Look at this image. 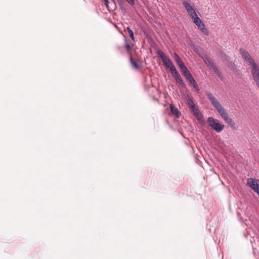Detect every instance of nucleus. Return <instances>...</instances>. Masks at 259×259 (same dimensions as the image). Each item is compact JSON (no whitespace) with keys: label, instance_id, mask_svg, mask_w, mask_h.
<instances>
[{"label":"nucleus","instance_id":"nucleus-1","mask_svg":"<svg viewBox=\"0 0 259 259\" xmlns=\"http://www.w3.org/2000/svg\"><path fill=\"white\" fill-rule=\"evenodd\" d=\"M156 53L160 57L164 66L169 69L176 82L178 83L182 88L185 89L186 88V84L184 82L182 77L171 60L166 56L164 53L160 49L157 50Z\"/></svg>","mask_w":259,"mask_h":259},{"label":"nucleus","instance_id":"nucleus-2","mask_svg":"<svg viewBox=\"0 0 259 259\" xmlns=\"http://www.w3.org/2000/svg\"><path fill=\"white\" fill-rule=\"evenodd\" d=\"M206 94L211 103L216 109L221 117L228 124L231 128L235 130L236 126L235 123L233 121L229 115L227 113L226 110L223 107L221 104L218 101L217 98L209 91H206Z\"/></svg>","mask_w":259,"mask_h":259},{"label":"nucleus","instance_id":"nucleus-3","mask_svg":"<svg viewBox=\"0 0 259 259\" xmlns=\"http://www.w3.org/2000/svg\"><path fill=\"white\" fill-rule=\"evenodd\" d=\"M207 121L209 125L217 133L222 132L224 127V124L220 123L217 120L214 119L213 117H208Z\"/></svg>","mask_w":259,"mask_h":259},{"label":"nucleus","instance_id":"nucleus-4","mask_svg":"<svg viewBox=\"0 0 259 259\" xmlns=\"http://www.w3.org/2000/svg\"><path fill=\"white\" fill-rule=\"evenodd\" d=\"M240 52L243 59L248 65L250 66V67L253 66L254 64H256L252 57L250 55L248 52L245 51V50L241 48L240 50Z\"/></svg>","mask_w":259,"mask_h":259},{"label":"nucleus","instance_id":"nucleus-5","mask_svg":"<svg viewBox=\"0 0 259 259\" xmlns=\"http://www.w3.org/2000/svg\"><path fill=\"white\" fill-rule=\"evenodd\" d=\"M203 61L206 64V65L208 67V68L213 71L215 74H216L218 77H221V74L219 72V70L217 68L215 65L212 62V61L208 59L207 57H205L203 58Z\"/></svg>","mask_w":259,"mask_h":259},{"label":"nucleus","instance_id":"nucleus-6","mask_svg":"<svg viewBox=\"0 0 259 259\" xmlns=\"http://www.w3.org/2000/svg\"><path fill=\"white\" fill-rule=\"evenodd\" d=\"M251 73L256 85L259 88V67L257 64H254L251 67Z\"/></svg>","mask_w":259,"mask_h":259},{"label":"nucleus","instance_id":"nucleus-7","mask_svg":"<svg viewBox=\"0 0 259 259\" xmlns=\"http://www.w3.org/2000/svg\"><path fill=\"white\" fill-rule=\"evenodd\" d=\"M193 20V22L195 24V25L199 28V29L205 34H207L208 31L207 29L205 28V25L202 20L199 18V17L197 16L195 17Z\"/></svg>","mask_w":259,"mask_h":259},{"label":"nucleus","instance_id":"nucleus-8","mask_svg":"<svg viewBox=\"0 0 259 259\" xmlns=\"http://www.w3.org/2000/svg\"><path fill=\"white\" fill-rule=\"evenodd\" d=\"M180 69L182 72L183 73V75L186 77V78L187 79L190 78L191 77L193 76L185 65L180 68Z\"/></svg>","mask_w":259,"mask_h":259},{"label":"nucleus","instance_id":"nucleus-9","mask_svg":"<svg viewBox=\"0 0 259 259\" xmlns=\"http://www.w3.org/2000/svg\"><path fill=\"white\" fill-rule=\"evenodd\" d=\"M174 57L180 68H181L185 65L184 63L183 62L179 55L175 52L174 53Z\"/></svg>","mask_w":259,"mask_h":259},{"label":"nucleus","instance_id":"nucleus-10","mask_svg":"<svg viewBox=\"0 0 259 259\" xmlns=\"http://www.w3.org/2000/svg\"><path fill=\"white\" fill-rule=\"evenodd\" d=\"M170 109L172 114L174 115L176 117L179 118L180 116L181 113L179 112L178 109H177L174 105H170Z\"/></svg>","mask_w":259,"mask_h":259},{"label":"nucleus","instance_id":"nucleus-11","mask_svg":"<svg viewBox=\"0 0 259 259\" xmlns=\"http://www.w3.org/2000/svg\"><path fill=\"white\" fill-rule=\"evenodd\" d=\"M183 5L186 10L187 12H189L188 11L193 10L194 8L192 6L189 4L187 1L184 0L182 1Z\"/></svg>","mask_w":259,"mask_h":259},{"label":"nucleus","instance_id":"nucleus-12","mask_svg":"<svg viewBox=\"0 0 259 259\" xmlns=\"http://www.w3.org/2000/svg\"><path fill=\"white\" fill-rule=\"evenodd\" d=\"M130 63L133 68H134L135 69L139 68V66L138 63H137V62L135 60H134L132 58V56H130Z\"/></svg>","mask_w":259,"mask_h":259},{"label":"nucleus","instance_id":"nucleus-13","mask_svg":"<svg viewBox=\"0 0 259 259\" xmlns=\"http://www.w3.org/2000/svg\"><path fill=\"white\" fill-rule=\"evenodd\" d=\"M189 12H187L188 13V15L189 16V17L192 19H194L195 17H196L197 16H198L197 15V14L195 12V11L194 9L193 10H190V11H188Z\"/></svg>","mask_w":259,"mask_h":259},{"label":"nucleus","instance_id":"nucleus-14","mask_svg":"<svg viewBox=\"0 0 259 259\" xmlns=\"http://www.w3.org/2000/svg\"><path fill=\"white\" fill-rule=\"evenodd\" d=\"M126 30H127V31L128 32L129 36L131 37V38L132 40H134L135 37H134V32H133V30L129 27H127L126 28Z\"/></svg>","mask_w":259,"mask_h":259},{"label":"nucleus","instance_id":"nucleus-15","mask_svg":"<svg viewBox=\"0 0 259 259\" xmlns=\"http://www.w3.org/2000/svg\"><path fill=\"white\" fill-rule=\"evenodd\" d=\"M125 47L126 50L127 52H130L131 50V46L128 44L127 39L125 40Z\"/></svg>","mask_w":259,"mask_h":259},{"label":"nucleus","instance_id":"nucleus-16","mask_svg":"<svg viewBox=\"0 0 259 259\" xmlns=\"http://www.w3.org/2000/svg\"><path fill=\"white\" fill-rule=\"evenodd\" d=\"M189 82L190 83L193 85L194 84H195V83H196V82L195 80V79L194 78V77L192 76L190 78L187 79Z\"/></svg>","mask_w":259,"mask_h":259},{"label":"nucleus","instance_id":"nucleus-17","mask_svg":"<svg viewBox=\"0 0 259 259\" xmlns=\"http://www.w3.org/2000/svg\"><path fill=\"white\" fill-rule=\"evenodd\" d=\"M192 86H193V88L195 90V91H196L197 93H198V92H199V87H198V84H197V83H195V84L193 85Z\"/></svg>","mask_w":259,"mask_h":259},{"label":"nucleus","instance_id":"nucleus-18","mask_svg":"<svg viewBox=\"0 0 259 259\" xmlns=\"http://www.w3.org/2000/svg\"><path fill=\"white\" fill-rule=\"evenodd\" d=\"M192 86H193V88L195 90V91H196L197 93H198V92H199V87H198V84H197V83H195V84L193 85Z\"/></svg>","mask_w":259,"mask_h":259},{"label":"nucleus","instance_id":"nucleus-19","mask_svg":"<svg viewBox=\"0 0 259 259\" xmlns=\"http://www.w3.org/2000/svg\"><path fill=\"white\" fill-rule=\"evenodd\" d=\"M190 102H191V103L192 104L191 105V107L192 108V110H194L195 109H196V108L195 107V105H194V103H193V101H192L191 99H190Z\"/></svg>","mask_w":259,"mask_h":259},{"label":"nucleus","instance_id":"nucleus-20","mask_svg":"<svg viewBox=\"0 0 259 259\" xmlns=\"http://www.w3.org/2000/svg\"><path fill=\"white\" fill-rule=\"evenodd\" d=\"M193 112L194 114L195 115V116L198 115V114L199 113V110L197 108L193 110Z\"/></svg>","mask_w":259,"mask_h":259},{"label":"nucleus","instance_id":"nucleus-21","mask_svg":"<svg viewBox=\"0 0 259 259\" xmlns=\"http://www.w3.org/2000/svg\"><path fill=\"white\" fill-rule=\"evenodd\" d=\"M198 120H201L202 119V116L200 113L198 115L195 116Z\"/></svg>","mask_w":259,"mask_h":259},{"label":"nucleus","instance_id":"nucleus-22","mask_svg":"<svg viewBox=\"0 0 259 259\" xmlns=\"http://www.w3.org/2000/svg\"><path fill=\"white\" fill-rule=\"evenodd\" d=\"M130 5H134L135 4V0H126Z\"/></svg>","mask_w":259,"mask_h":259},{"label":"nucleus","instance_id":"nucleus-23","mask_svg":"<svg viewBox=\"0 0 259 259\" xmlns=\"http://www.w3.org/2000/svg\"><path fill=\"white\" fill-rule=\"evenodd\" d=\"M104 1L105 2V5H106V7H108V4H109L108 0H104Z\"/></svg>","mask_w":259,"mask_h":259}]
</instances>
